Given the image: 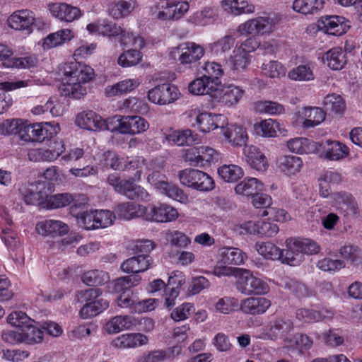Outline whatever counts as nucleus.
<instances>
[{
  "instance_id": "nucleus-33",
  "label": "nucleus",
  "mask_w": 362,
  "mask_h": 362,
  "mask_svg": "<svg viewBox=\"0 0 362 362\" xmlns=\"http://www.w3.org/2000/svg\"><path fill=\"white\" fill-rule=\"evenodd\" d=\"M255 247L258 254L264 258L272 260L280 259L284 263L286 249L281 250L271 242H257Z\"/></svg>"
},
{
  "instance_id": "nucleus-6",
  "label": "nucleus",
  "mask_w": 362,
  "mask_h": 362,
  "mask_svg": "<svg viewBox=\"0 0 362 362\" xmlns=\"http://www.w3.org/2000/svg\"><path fill=\"white\" fill-rule=\"evenodd\" d=\"M276 18L269 16H258L241 23L237 31L243 35H269L276 28Z\"/></svg>"
},
{
  "instance_id": "nucleus-11",
  "label": "nucleus",
  "mask_w": 362,
  "mask_h": 362,
  "mask_svg": "<svg viewBox=\"0 0 362 362\" xmlns=\"http://www.w3.org/2000/svg\"><path fill=\"white\" fill-rule=\"evenodd\" d=\"M214 98L222 106L226 107H235L242 99L245 90L239 86L228 85L218 86Z\"/></svg>"
},
{
  "instance_id": "nucleus-44",
  "label": "nucleus",
  "mask_w": 362,
  "mask_h": 362,
  "mask_svg": "<svg viewBox=\"0 0 362 362\" xmlns=\"http://www.w3.org/2000/svg\"><path fill=\"white\" fill-rule=\"evenodd\" d=\"M74 37L73 32L69 29H62L48 35L43 42L44 49H51L59 46Z\"/></svg>"
},
{
  "instance_id": "nucleus-45",
  "label": "nucleus",
  "mask_w": 362,
  "mask_h": 362,
  "mask_svg": "<svg viewBox=\"0 0 362 362\" xmlns=\"http://www.w3.org/2000/svg\"><path fill=\"white\" fill-rule=\"evenodd\" d=\"M109 306V301L103 298H97L94 302L85 304L79 312L82 319H89L95 317L106 310Z\"/></svg>"
},
{
  "instance_id": "nucleus-42",
  "label": "nucleus",
  "mask_w": 362,
  "mask_h": 362,
  "mask_svg": "<svg viewBox=\"0 0 362 362\" xmlns=\"http://www.w3.org/2000/svg\"><path fill=\"white\" fill-rule=\"evenodd\" d=\"M203 76L206 77L213 86H221L220 77L223 75V69L220 64L215 62H206L202 66Z\"/></svg>"
},
{
  "instance_id": "nucleus-4",
  "label": "nucleus",
  "mask_w": 362,
  "mask_h": 362,
  "mask_svg": "<svg viewBox=\"0 0 362 362\" xmlns=\"http://www.w3.org/2000/svg\"><path fill=\"white\" fill-rule=\"evenodd\" d=\"M107 181L117 192L125 195L129 199H138L145 202L150 200V194L144 187L129 180H121L115 173L109 175Z\"/></svg>"
},
{
  "instance_id": "nucleus-17",
  "label": "nucleus",
  "mask_w": 362,
  "mask_h": 362,
  "mask_svg": "<svg viewBox=\"0 0 362 362\" xmlns=\"http://www.w3.org/2000/svg\"><path fill=\"white\" fill-rule=\"evenodd\" d=\"M297 114L303 127L306 129L319 125L326 117L325 111L318 107H304Z\"/></svg>"
},
{
  "instance_id": "nucleus-36",
  "label": "nucleus",
  "mask_w": 362,
  "mask_h": 362,
  "mask_svg": "<svg viewBox=\"0 0 362 362\" xmlns=\"http://www.w3.org/2000/svg\"><path fill=\"white\" fill-rule=\"evenodd\" d=\"M140 82L135 78H127L116 83L111 86H107L105 89V93L108 97H113L127 94L134 90Z\"/></svg>"
},
{
  "instance_id": "nucleus-48",
  "label": "nucleus",
  "mask_w": 362,
  "mask_h": 362,
  "mask_svg": "<svg viewBox=\"0 0 362 362\" xmlns=\"http://www.w3.org/2000/svg\"><path fill=\"white\" fill-rule=\"evenodd\" d=\"M327 66L333 70H341L346 64V54L341 47H334L327 52Z\"/></svg>"
},
{
  "instance_id": "nucleus-60",
  "label": "nucleus",
  "mask_w": 362,
  "mask_h": 362,
  "mask_svg": "<svg viewBox=\"0 0 362 362\" xmlns=\"http://www.w3.org/2000/svg\"><path fill=\"white\" fill-rule=\"evenodd\" d=\"M40 80L29 78L26 80H12L0 83V89L4 91H12L20 88L38 85Z\"/></svg>"
},
{
  "instance_id": "nucleus-46",
  "label": "nucleus",
  "mask_w": 362,
  "mask_h": 362,
  "mask_svg": "<svg viewBox=\"0 0 362 362\" xmlns=\"http://www.w3.org/2000/svg\"><path fill=\"white\" fill-rule=\"evenodd\" d=\"M22 344L27 345H35L43 341V332L34 323H29L21 330Z\"/></svg>"
},
{
  "instance_id": "nucleus-29",
  "label": "nucleus",
  "mask_w": 362,
  "mask_h": 362,
  "mask_svg": "<svg viewBox=\"0 0 362 362\" xmlns=\"http://www.w3.org/2000/svg\"><path fill=\"white\" fill-rule=\"evenodd\" d=\"M136 324V319L130 315H117L109 320L104 325L107 334H117L124 329H130Z\"/></svg>"
},
{
  "instance_id": "nucleus-25",
  "label": "nucleus",
  "mask_w": 362,
  "mask_h": 362,
  "mask_svg": "<svg viewBox=\"0 0 362 362\" xmlns=\"http://www.w3.org/2000/svg\"><path fill=\"white\" fill-rule=\"evenodd\" d=\"M145 170L151 171L148 174V182L153 185L158 190L164 189L168 182L167 177L162 173L163 170V163L162 160H152L148 162Z\"/></svg>"
},
{
  "instance_id": "nucleus-34",
  "label": "nucleus",
  "mask_w": 362,
  "mask_h": 362,
  "mask_svg": "<svg viewBox=\"0 0 362 362\" xmlns=\"http://www.w3.org/2000/svg\"><path fill=\"white\" fill-rule=\"evenodd\" d=\"M147 342L148 338L145 335L140 333H131L118 337L112 341V344L119 349H127L142 346Z\"/></svg>"
},
{
  "instance_id": "nucleus-56",
  "label": "nucleus",
  "mask_w": 362,
  "mask_h": 362,
  "mask_svg": "<svg viewBox=\"0 0 362 362\" xmlns=\"http://www.w3.org/2000/svg\"><path fill=\"white\" fill-rule=\"evenodd\" d=\"M239 305L238 300L231 296L220 298L214 304L216 310L222 314H229L236 310Z\"/></svg>"
},
{
  "instance_id": "nucleus-64",
  "label": "nucleus",
  "mask_w": 362,
  "mask_h": 362,
  "mask_svg": "<svg viewBox=\"0 0 362 362\" xmlns=\"http://www.w3.org/2000/svg\"><path fill=\"white\" fill-rule=\"evenodd\" d=\"M262 70L264 75L273 78H280L286 74L284 66L276 61H271L267 64H263Z\"/></svg>"
},
{
  "instance_id": "nucleus-35",
  "label": "nucleus",
  "mask_w": 362,
  "mask_h": 362,
  "mask_svg": "<svg viewBox=\"0 0 362 362\" xmlns=\"http://www.w3.org/2000/svg\"><path fill=\"white\" fill-rule=\"evenodd\" d=\"M216 86H213L204 76L193 80L188 86L189 93L196 95H209L214 98L216 93Z\"/></svg>"
},
{
  "instance_id": "nucleus-40",
  "label": "nucleus",
  "mask_w": 362,
  "mask_h": 362,
  "mask_svg": "<svg viewBox=\"0 0 362 362\" xmlns=\"http://www.w3.org/2000/svg\"><path fill=\"white\" fill-rule=\"evenodd\" d=\"M221 6L225 12L233 16L255 12V6L243 1L239 3L237 0H222Z\"/></svg>"
},
{
  "instance_id": "nucleus-37",
  "label": "nucleus",
  "mask_w": 362,
  "mask_h": 362,
  "mask_svg": "<svg viewBox=\"0 0 362 362\" xmlns=\"http://www.w3.org/2000/svg\"><path fill=\"white\" fill-rule=\"evenodd\" d=\"M263 190V184L257 178H245L235 187V192L237 194L253 197L257 192Z\"/></svg>"
},
{
  "instance_id": "nucleus-27",
  "label": "nucleus",
  "mask_w": 362,
  "mask_h": 362,
  "mask_svg": "<svg viewBox=\"0 0 362 362\" xmlns=\"http://www.w3.org/2000/svg\"><path fill=\"white\" fill-rule=\"evenodd\" d=\"M76 124L81 128L92 130H103L104 119L93 111H84L77 115Z\"/></svg>"
},
{
  "instance_id": "nucleus-61",
  "label": "nucleus",
  "mask_w": 362,
  "mask_h": 362,
  "mask_svg": "<svg viewBox=\"0 0 362 362\" xmlns=\"http://www.w3.org/2000/svg\"><path fill=\"white\" fill-rule=\"evenodd\" d=\"M7 322L13 327L20 328L21 330L29 323H34V321L27 314L22 311H13L7 317Z\"/></svg>"
},
{
  "instance_id": "nucleus-21",
  "label": "nucleus",
  "mask_w": 362,
  "mask_h": 362,
  "mask_svg": "<svg viewBox=\"0 0 362 362\" xmlns=\"http://www.w3.org/2000/svg\"><path fill=\"white\" fill-rule=\"evenodd\" d=\"M224 138L233 147L245 146L248 140L246 129L238 124H230L223 132Z\"/></svg>"
},
{
  "instance_id": "nucleus-43",
  "label": "nucleus",
  "mask_w": 362,
  "mask_h": 362,
  "mask_svg": "<svg viewBox=\"0 0 362 362\" xmlns=\"http://www.w3.org/2000/svg\"><path fill=\"white\" fill-rule=\"evenodd\" d=\"M222 262L231 265H240L245 262L247 255L237 247H223L220 251Z\"/></svg>"
},
{
  "instance_id": "nucleus-8",
  "label": "nucleus",
  "mask_w": 362,
  "mask_h": 362,
  "mask_svg": "<svg viewBox=\"0 0 362 362\" xmlns=\"http://www.w3.org/2000/svg\"><path fill=\"white\" fill-rule=\"evenodd\" d=\"M179 216L177 210L170 205L158 203L146 207L145 220L160 223L171 222Z\"/></svg>"
},
{
  "instance_id": "nucleus-16",
  "label": "nucleus",
  "mask_w": 362,
  "mask_h": 362,
  "mask_svg": "<svg viewBox=\"0 0 362 362\" xmlns=\"http://www.w3.org/2000/svg\"><path fill=\"white\" fill-rule=\"evenodd\" d=\"M318 26L324 33L332 35H341L350 27L349 22L344 17L338 16L322 18Z\"/></svg>"
},
{
  "instance_id": "nucleus-28",
  "label": "nucleus",
  "mask_w": 362,
  "mask_h": 362,
  "mask_svg": "<svg viewBox=\"0 0 362 362\" xmlns=\"http://www.w3.org/2000/svg\"><path fill=\"white\" fill-rule=\"evenodd\" d=\"M152 258L146 255H140L125 260L121 265V269L126 273L144 272L152 264Z\"/></svg>"
},
{
  "instance_id": "nucleus-12",
  "label": "nucleus",
  "mask_w": 362,
  "mask_h": 362,
  "mask_svg": "<svg viewBox=\"0 0 362 362\" xmlns=\"http://www.w3.org/2000/svg\"><path fill=\"white\" fill-rule=\"evenodd\" d=\"M320 157L329 161H339L349 156V148L338 141L326 140L320 143Z\"/></svg>"
},
{
  "instance_id": "nucleus-9",
  "label": "nucleus",
  "mask_w": 362,
  "mask_h": 362,
  "mask_svg": "<svg viewBox=\"0 0 362 362\" xmlns=\"http://www.w3.org/2000/svg\"><path fill=\"white\" fill-rule=\"evenodd\" d=\"M180 95L177 88L170 83L158 85L148 92V100L157 105H165L178 99Z\"/></svg>"
},
{
  "instance_id": "nucleus-63",
  "label": "nucleus",
  "mask_w": 362,
  "mask_h": 362,
  "mask_svg": "<svg viewBox=\"0 0 362 362\" xmlns=\"http://www.w3.org/2000/svg\"><path fill=\"white\" fill-rule=\"evenodd\" d=\"M74 200V197L69 193H62L51 196L47 199V205L50 209L64 207Z\"/></svg>"
},
{
  "instance_id": "nucleus-30",
  "label": "nucleus",
  "mask_w": 362,
  "mask_h": 362,
  "mask_svg": "<svg viewBox=\"0 0 362 362\" xmlns=\"http://www.w3.org/2000/svg\"><path fill=\"white\" fill-rule=\"evenodd\" d=\"M187 1L171 2L158 13V18L160 20H177L182 18L189 10Z\"/></svg>"
},
{
  "instance_id": "nucleus-1",
  "label": "nucleus",
  "mask_w": 362,
  "mask_h": 362,
  "mask_svg": "<svg viewBox=\"0 0 362 362\" xmlns=\"http://www.w3.org/2000/svg\"><path fill=\"white\" fill-rule=\"evenodd\" d=\"M59 74L63 81L60 90L66 95L80 99L86 94L85 84L93 78L94 71L88 65L72 61L60 65Z\"/></svg>"
},
{
  "instance_id": "nucleus-38",
  "label": "nucleus",
  "mask_w": 362,
  "mask_h": 362,
  "mask_svg": "<svg viewBox=\"0 0 362 362\" xmlns=\"http://www.w3.org/2000/svg\"><path fill=\"white\" fill-rule=\"evenodd\" d=\"M136 7V2L134 0H119L110 4V15L115 18H122L128 16Z\"/></svg>"
},
{
  "instance_id": "nucleus-5",
  "label": "nucleus",
  "mask_w": 362,
  "mask_h": 362,
  "mask_svg": "<svg viewBox=\"0 0 362 362\" xmlns=\"http://www.w3.org/2000/svg\"><path fill=\"white\" fill-rule=\"evenodd\" d=\"M180 182L188 187L206 192L215 187L213 178L206 173L197 169L187 168L179 173Z\"/></svg>"
},
{
  "instance_id": "nucleus-22",
  "label": "nucleus",
  "mask_w": 362,
  "mask_h": 362,
  "mask_svg": "<svg viewBox=\"0 0 362 362\" xmlns=\"http://www.w3.org/2000/svg\"><path fill=\"white\" fill-rule=\"evenodd\" d=\"M120 133L135 135L145 132L149 128L148 122L140 116H124Z\"/></svg>"
},
{
  "instance_id": "nucleus-53",
  "label": "nucleus",
  "mask_w": 362,
  "mask_h": 362,
  "mask_svg": "<svg viewBox=\"0 0 362 362\" xmlns=\"http://www.w3.org/2000/svg\"><path fill=\"white\" fill-rule=\"evenodd\" d=\"M82 281L88 286L102 285L109 281L108 273L98 269L89 270L81 276Z\"/></svg>"
},
{
  "instance_id": "nucleus-59",
  "label": "nucleus",
  "mask_w": 362,
  "mask_h": 362,
  "mask_svg": "<svg viewBox=\"0 0 362 362\" xmlns=\"http://www.w3.org/2000/svg\"><path fill=\"white\" fill-rule=\"evenodd\" d=\"M141 58L142 55L137 49H132L121 54L117 63L122 67H130L138 64Z\"/></svg>"
},
{
  "instance_id": "nucleus-24",
  "label": "nucleus",
  "mask_w": 362,
  "mask_h": 362,
  "mask_svg": "<svg viewBox=\"0 0 362 362\" xmlns=\"http://www.w3.org/2000/svg\"><path fill=\"white\" fill-rule=\"evenodd\" d=\"M252 204L256 208H267V209L263 211L262 216H272L273 214L276 213V214L274 216V219L276 221L286 220V213L284 210L269 207L272 204V198L267 194H261L259 192H257V194L252 197Z\"/></svg>"
},
{
  "instance_id": "nucleus-20",
  "label": "nucleus",
  "mask_w": 362,
  "mask_h": 362,
  "mask_svg": "<svg viewBox=\"0 0 362 362\" xmlns=\"http://www.w3.org/2000/svg\"><path fill=\"white\" fill-rule=\"evenodd\" d=\"M36 231L43 236L56 237L69 232V226L59 220H45L37 223Z\"/></svg>"
},
{
  "instance_id": "nucleus-26",
  "label": "nucleus",
  "mask_w": 362,
  "mask_h": 362,
  "mask_svg": "<svg viewBox=\"0 0 362 362\" xmlns=\"http://www.w3.org/2000/svg\"><path fill=\"white\" fill-rule=\"evenodd\" d=\"M286 146L291 152L298 154L317 153L320 151V148L319 142L303 137H296L289 139L286 142Z\"/></svg>"
},
{
  "instance_id": "nucleus-49",
  "label": "nucleus",
  "mask_w": 362,
  "mask_h": 362,
  "mask_svg": "<svg viewBox=\"0 0 362 362\" xmlns=\"http://www.w3.org/2000/svg\"><path fill=\"white\" fill-rule=\"evenodd\" d=\"M221 178L227 182H235L244 175L242 168L238 165H223L218 168Z\"/></svg>"
},
{
  "instance_id": "nucleus-55",
  "label": "nucleus",
  "mask_w": 362,
  "mask_h": 362,
  "mask_svg": "<svg viewBox=\"0 0 362 362\" xmlns=\"http://www.w3.org/2000/svg\"><path fill=\"white\" fill-rule=\"evenodd\" d=\"M323 106L327 111L333 113H343L346 108L345 102L339 94H328L323 100Z\"/></svg>"
},
{
  "instance_id": "nucleus-3",
  "label": "nucleus",
  "mask_w": 362,
  "mask_h": 362,
  "mask_svg": "<svg viewBox=\"0 0 362 362\" xmlns=\"http://www.w3.org/2000/svg\"><path fill=\"white\" fill-rule=\"evenodd\" d=\"M286 255L284 264L298 266L304 261V255H312L320 252L319 245L313 240L288 238L286 240Z\"/></svg>"
},
{
  "instance_id": "nucleus-58",
  "label": "nucleus",
  "mask_w": 362,
  "mask_h": 362,
  "mask_svg": "<svg viewBox=\"0 0 362 362\" xmlns=\"http://www.w3.org/2000/svg\"><path fill=\"white\" fill-rule=\"evenodd\" d=\"M235 44V37L226 35L210 45L211 50L216 55H221L231 49Z\"/></svg>"
},
{
  "instance_id": "nucleus-57",
  "label": "nucleus",
  "mask_w": 362,
  "mask_h": 362,
  "mask_svg": "<svg viewBox=\"0 0 362 362\" xmlns=\"http://www.w3.org/2000/svg\"><path fill=\"white\" fill-rule=\"evenodd\" d=\"M293 329V325L289 319H277L275 320L270 328V333L272 337L271 339L276 338L279 336H284L291 332Z\"/></svg>"
},
{
  "instance_id": "nucleus-52",
  "label": "nucleus",
  "mask_w": 362,
  "mask_h": 362,
  "mask_svg": "<svg viewBox=\"0 0 362 362\" xmlns=\"http://www.w3.org/2000/svg\"><path fill=\"white\" fill-rule=\"evenodd\" d=\"M323 0H294L293 8L302 14H313L322 8Z\"/></svg>"
},
{
  "instance_id": "nucleus-32",
  "label": "nucleus",
  "mask_w": 362,
  "mask_h": 362,
  "mask_svg": "<svg viewBox=\"0 0 362 362\" xmlns=\"http://www.w3.org/2000/svg\"><path fill=\"white\" fill-rule=\"evenodd\" d=\"M146 206L132 202L119 204L115 209V213L120 218L130 220L134 218H145Z\"/></svg>"
},
{
  "instance_id": "nucleus-50",
  "label": "nucleus",
  "mask_w": 362,
  "mask_h": 362,
  "mask_svg": "<svg viewBox=\"0 0 362 362\" xmlns=\"http://www.w3.org/2000/svg\"><path fill=\"white\" fill-rule=\"evenodd\" d=\"M288 77L295 81L309 82L315 79V74L310 65L300 64L289 71Z\"/></svg>"
},
{
  "instance_id": "nucleus-47",
  "label": "nucleus",
  "mask_w": 362,
  "mask_h": 362,
  "mask_svg": "<svg viewBox=\"0 0 362 362\" xmlns=\"http://www.w3.org/2000/svg\"><path fill=\"white\" fill-rule=\"evenodd\" d=\"M254 128L257 134L264 137H275L277 131L281 132L280 123L272 119H264L256 123Z\"/></svg>"
},
{
  "instance_id": "nucleus-2",
  "label": "nucleus",
  "mask_w": 362,
  "mask_h": 362,
  "mask_svg": "<svg viewBox=\"0 0 362 362\" xmlns=\"http://www.w3.org/2000/svg\"><path fill=\"white\" fill-rule=\"evenodd\" d=\"M185 115L192 127H197L202 132L223 129L228 124L225 115L202 110L197 107L187 110Z\"/></svg>"
},
{
  "instance_id": "nucleus-13",
  "label": "nucleus",
  "mask_w": 362,
  "mask_h": 362,
  "mask_svg": "<svg viewBox=\"0 0 362 362\" xmlns=\"http://www.w3.org/2000/svg\"><path fill=\"white\" fill-rule=\"evenodd\" d=\"M64 145L62 141H56L49 148L32 149L28 152L29 160L34 162L55 160L64 151Z\"/></svg>"
},
{
  "instance_id": "nucleus-54",
  "label": "nucleus",
  "mask_w": 362,
  "mask_h": 362,
  "mask_svg": "<svg viewBox=\"0 0 362 362\" xmlns=\"http://www.w3.org/2000/svg\"><path fill=\"white\" fill-rule=\"evenodd\" d=\"M254 109L260 114L281 115L284 113V107L276 102L271 100L257 101L254 103Z\"/></svg>"
},
{
  "instance_id": "nucleus-51",
  "label": "nucleus",
  "mask_w": 362,
  "mask_h": 362,
  "mask_svg": "<svg viewBox=\"0 0 362 362\" xmlns=\"http://www.w3.org/2000/svg\"><path fill=\"white\" fill-rule=\"evenodd\" d=\"M42 183L33 184L24 196L25 202L28 205H37L42 203L47 197Z\"/></svg>"
},
{
  "instance_id": "nucleus-10",
  "label": "nucleus",
  "mask_w": 362,
  "mask_h": 362,
  "mask_svg": "<svg viewBox=\"0 0 362 362\" xmlns=\"http://www.w3.org/2000/svg\"><path fill=\"white\" fill-rule=\"evenodd\" d=\"M178 54L177 60L182 65H190L200 60L205 54V49L193 42L179 45L175 50Z\"/></svg>"
},
{
  "instance_id": "nucleus-41",
  "label": "nucleus",
  "mask_w": 362,
  "mask_h": 362,
  "mask_svg": "<svg viewBox=\"0 0 362 362\" xmlns=\"http://www.w3.org/2000/svg\"><path fill=\"white\" fill-rule=\"evenodd\" d=\"M181 351L182 349L179 346H174L165 350H155L146 354L144 357L143 362H162L173 359L180 354Z\"/></svg>"
},
{
  "instance_id": "nucleus-15",
  "label": "nucleus",
  "mask_w": 362,
  "mask_h": 362,
  "mask_svg": "<svg viewBox=\"0 0 362 362\" xmlns=\"http://www.w3.org/2000/svg\"><path fill=\"white\" fill-rule=\"evenodd\" d=\"M36 21L33 11L27 9L18 10L13 12L8 18V26L16 30L31 31Z\"/></svg>"
},
{
  "instance_id": "nucleus-31",
  "label": "nucleus",
  "mask_w": 362,
  "mask_h": 362,
  "mask_svg": "<svg viewBox=\"0 0 362 362\" xmlns=\"http://www.w3.org/2000/svg\"><path fill=\"white\" fill-rule=\"evenodd\" d=\"M235 48L226 62L227 66L234 74H240L245 71L251 63V56Z\"/></svg>"
},
{
  "instance_id": "nucleus-23",
  "label": "nucleus",
  "mask_w": 362,
  "mask_h": 362,
  "mask_svg": "<svg viewBox=\"0 0 362 362\" xmlns=\"http://www.w3.org/2000/svg\"><path fill=\"white\" fill-rule=\"evenodd\" d=\"M243 153L248 165L253 169L264 172L267 170L269 164L266 156L260 150L253 146H245L243 148Z\"/></svg>"
},
{
  "instance_id": "nucleus-14",
  "label": "nucleus",
  "mask_w": 362,
  "mask_h": 362,
  "mask_svg": "<svg viewBox=\"0 0 362 362\" xmlns=\"http://www.w3.org/2000/svg\"><path fill=\"white\" fill-rule=\"evenodd\" d=\"M52 15L62 21L73 22L83 15L81 9L66 3H52L48 6Z\"/></svg>"
},
{
  "instance_id": "nucleus-19",
  "label": "nucleus",
  "mask_w": 362,
  "mask_h": 362,
  "mask_svg": "<svg viewBox=\"0 0 362 362\" xmlns=\"http://www.w3.org/2000/svg\"><path fill=\"white\" fill-rule=\"evenodd\" d=\"M271 306V301L263 297H248L241 301L240 310L252 315L264 313Z\"/></svg>"
},
{
  "instance_id": "nucleus-7",
  "label": "nucleus",
  "mask_w": 362,
  "mask_h": 362,
  "mask_svg": "<svg viewBox=\"0 0 362 362\" xmlns=\"http://www.w3.org/2000/svg\"><path fill=\"white\" fill-rule=\"evenodd\" d=\"M238 289L245 295H264L269 292V287L265 281L245 270L239 280Z\"/></svg>"
},
{
  "instance_id": "nucleus-18",
  "label": "nucleus",
  "mask_w": 362,
  "mask_h": 362,
  "mask_svg": "<svg viewBox=\"0 0 362 362\" xmlns=\"http://www.w3.org/2000/svg\"><path fill=\"white\" fill-rule=\"evenodd\" d=\"M303 167L302 158L296 156H281L276 160L278 170L287 177L296 176L301 171Z\"/></svg>"
},
{
  "instance_id": "nucleus-39",
  "label": "nucleus",
  "mask_w": 362,
  "mask_h": 362,
  "mask_svg": "<svg viewBox=\"0 0 362 362\" xmlns=\"http://www.w3.org/2000/svg\"><path fill=\"white\" fill-rule=\"evenodd\" d=\"M148 162L143 157H135L129 159L127 158L124 160L123 171H135L133 176L129 179L130 181L136 182L141 179V174L146 169Z\"/></svg>"
},
{
  "instance_id": "nucleus-62",
  "label": "nucleus",
  "mask_w": 362,
  "mask_h": 362,
  "mask_svg": "<svg viewBox=\"0 0 362 362\" xmlns=\"http://www.w3.org/2000/svg\"><path fill=\"white\" fill-rule=\"evenodd\" d=\"M160 192L181 203H187L189 202L188 197L177 186L170 182L166 183L164 189H160Z\"/></svg>"
}]
</instances>
